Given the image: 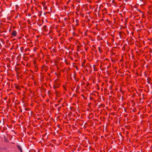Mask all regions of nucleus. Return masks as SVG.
Here are the masks:
<instances>
[{"label":"nucleus","mask_w":152,"mask_h":152,"mask_svg":"<svg viewBox=\"0 0 152 152\" xmlns=\"http://www.w3.org/2000/svg\"><path fill=\"white\" fill-rule=\"evenodd\" d=\"M17 147L18 149L20 151V152H23L22 149L20 145H18Z\"/></svg>","instance_id":"obj_1"},{"label":"nucleus","mask_w":152,"mask_h":152,"mask_svg":"<svg viewBox=\"0 0 152 152\" xmlns=\"http://www.w3.org/2000/svg\"><path fill=\"white\" fill-rule=\"evenodd\" d=\"M17 34V32L16 31H12L11 35L14 36H15Z\"/></svg>","instance_id":"obj_2"},{"label":"nucleus","mask_w":152,"mask_h":152,"mask_svg":"<svg viewBox=\"0 0 152 152\" xmlns=\"http://www.w3.org/2000/svg\"><path fill=\"white\" fill-rule=\"evenodd\" d=\"M24 50V48L23 47H21L20 49V50L22 52H23V51Z\"/></svg>","instance_id":"obj_3"},{"label":"nucleus","mask_w":152,"mask_h":152,"mask_svg":"<svg viewBox=\"0 0 152 152\" xmlns=\"http://www.w3.org/2000/svg\"><path fill=\"white\" fill-rule=\"evenodd\" d=\"M4 139L5 140V141L6 142H8V140L7 139L6 137H4Z\"/></svg>","instance_id":"obj_4"},{"label":"nucleus","mask_w":152,"mask_h":152,"mask_svg":"<svg viewBox=\"0 0 152 152\" xmlns=\"http://www.w3.org/2000/svg\"><path fill=\"white\" fill-rule=\"evenodd\" d=\"M61 107V106H60L58 108V111H59L60 110Z\"/></svg>","instance_id":"obj_5"},{"label":"nucleus","mask_w":152,"mask_h":152,"mask_svg":"<svg viewBox=\"0 0 152 152\" xmlns=\"http://www.w3.org/2000/svg\"><path fill=\"white\" fill-rule=\"evenodd\" d=\"M84 64H84V63H82V66L83 67L84 66H85Z\"/></svg>","instance_id":"obj_6"},{"label":"nucleus","mask_w":152,"mask_h":152,"mask_svg":"<svg viewBox=\"0 0 152 152\" xmlns=\"http://www.w3.org/2000/svg\"><path fill=\"white\" fill-rule=\"evenodd\" d=\"M121 32H119V34L120 36L121 37Z\"/></svg>","instance_id":"obj_7"},{"label":"nucleus","mask_w":152,"mask_h":152,"mask_svg":"<svg viewBox=\"0 0 152 152\" xmlns=\"http://www.w3.org/2000/svg\"><path fill=\"white\" fill-rule=\"evenodd\" d=\"M57 88V87H56V86H54V88L55 89L56 88Z\"/></svg>","instance_id":"obj_8"},{"label":"nucleus","mask_w":152,"mask_h":152,"mask_svg":"<svg viewBox=\"0 0 152 152\" xmlns=\"http://www.w3.org/2000/svg\"><path fill=\"white\" fill-rule=\"evenodd\" d=\"M58 105V104H55V106L56 107H57Z\"/></svg>","instance_id":"obj_9"},{"label":"nucleus","mask_w":152,"mask_h":152,"mask_svg":"<svg viewBox=\"0 0 152 152\" xmlns=\"http://www.w3.org/2000/svg\"><path fill=\"white\" fill-rule=\"evenodd\" d=\"M137 10L138 11H139V12H140V10H139L138 9H137Z\"/></svg>","instance_id":"obj_10"},{"label":"nucleus","mask_w":152,"mask_h":152,"mask_svg":"<svg viewBox=\"0 0 152 152\" xmlns=\"http://www.w3.org/2000/svg\"><path fill=\"white\" fill-rule=\"evenodd\" d=\"M41 14H40V15H39V16H41Z\"/></svg>","instance_id":"obj_11"},{"label":"nucleus","mask_w":152,"mask_h":152,"mask_svg":"<svg viewBox=\"0 0 152 152\" xmlns=\"http://www.w3.org/2000/svg\"><path fill=\"white\" fill-rule=\"evenodd\" d=\"M61 101V100H59V101H58V102H60Z\"/></svg>","instance_id":"obj_12"},{"label":"nucleus","mask_w":152,"mask_h":152,"mask_svg":"<svg viewBox=\"0 0 152 152\" xmlns=\"http://www.w3.org/2000/svg\"><path fill=\"white\" fill-rule=\"evenodd\" d=\"M112 87V86H110V88H111V87Z\"/></svg>","instance_id":"obj_13"},{"label":"nucleus","mask_w":152,"mask_h":152,"mask_svg":"<svg viewBox=\"0 0 152 152\" xmlns=\"http://www.w3.org/2000/svg\"><path fill=\"white\" fill-rule=\"evenodd\" d=\"M109 67V66L107 67V69H108Z\"/></svg>","instance_id":"obj_14"},{"label":"nucleus","mask_w":152,"mask_h":152,"mask_svg":"<svg viewBox=\"0 0 152 152\" xmlns=\"http://www.w3.org/2000/svg\"><path fill=\"white\" fill-rule=\"evenodd\" d=\"M148 83H150V82H148Z\"/></svg>","instance_id":"obj_15"},{"label":"nucleus","mask_w":152,"mask_h":152,"mask_svg":"<svg viewBox=\"0 0 152 152\" xmlns=\"http://www.w3.org/2000/svg\"><path fill=\"white\" fill-rule=\"evenodd\" d=\"M46 27V26H45V27Z\"/></svg>","instance_id":"obj_16"},{"label":"nucleus","mask_w":152,"mask_h":152,"mask_svg":"<svg viewBox=\"0 0 152 152\" xmlns=\"http://www.w3.org/2000/svg\"><path fill=\"white\" fill-rule=\"evenodd\" d=\"M46 27V26H45V27Z\"/></svg>","instance_id":"obj_17"}]
</instances>
